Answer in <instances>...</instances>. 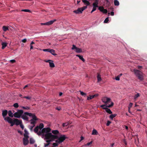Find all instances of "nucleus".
<instances>
[{
    "instance_id": "1",
    "label": "nucleus",
    "mask_w": 147,
    "mask_h": 147,
    "mask_svg": "<svg viewBox=\"0 0 147 147\" xmlns=\"http://www.w3.org/2000/svg\"><path fill=\"white\" fill-rule=\"evenodd\" d=\"M45 138L47 140L46 142L49 143L53 141L55 139L58 138V136L56 135H54L52 134L51 133H47L44 135Z\"/></svg>"
},
{
    "instance_id": "2",
    "label": "nucleus",
    "mask_w": 147,
    "mask_h": 147,
    "mask_svg": "<svg viewBox=\"0 0 147 147\" xmlns=\"http://www.w3.org/2000/svg\"><path fill=\"white\" fill-rule=\"evenodd\" d=\"M133 71L139 79L141 80H143V74L141 71L135 69H134Z\"/></svg>"
},
{
    "instance_id": "3",
    "label": "nucleus",
    "mask_w": 147,
    "mask_h": 147,
    "mask_svg": "<svg viewBox=\"0 0 147 147\" xmlns=\"http://www.w3.org/2000/svg\"><path fill=\"white\" fill-rule=\"evenodd\" d=\"M32 114L31 113H29L28 112H24L23 114H22L21 116V118L24 120L28 121V118L26 116V115H28L30 117H31L32 115Z\"/></svg>"
},
{
    "instance_id": "4",
    "label": "nucleus",
    "mask_w": 147,
    "mask_h": 147,
    "mask_svg": "<svg viewBox=\"0 0 147 147\" xmlns=\"http://www.w3.org/2000/svg\"><path fill=\"white\" fill-rule=\"evenodd\" d=\"M24 111L23 110H18L17 112L13 114V116L16 118H20L21 117Z\"/></svg>"
},
{
    "instance_id": "5",
    "label": "nucleus",
    "mask_w": 147,
    "mask_h": 147,
    "mask_svg": "<svg viewBox=\"0 0 147 147\" xmlns=\"http://www.w3.org/2000/svg\"><path fill=\"white\" fill-rule=\"evenodd\" d=\"M67 138L65 135H61L59 138L58 137V139L55 141V142L57 143H60L63 142Z\"/></svg>"
},
{
    "instance_id": "6",
    "label": "nucleus",
    "mask_w": 147,
    "mask_h": 147,
    "mask_svg": "<svg viewBox=\"0 0 147 147\" xmlns=\"http://www.w3.org/2000/svg\"><path fill=\"white\" fill-rule=\"evenodd\" d=\"M4 120L7 121L9 123H10L11 126H13L15 124L14 121H13L12 119L9 117H5L4 118Z\"/></svg>"
},
{
    "instance_id": "7",
    "label": "nucleus",
    "mask_w": 147,
    "mask_h": 147,
    "mask_svg": "<svg viewBox=\"0 0 147 147\" xmlns=\"http://www.w3.org/2000/svg\"><path fill=\"white\" fill-rule=\"evenodd\" d=\"M102 102H104L105 104H107V105L109 104V103L110 102L111 103V99L110 98L107 97H105L102 98Z\"/></svg>"
},
{
    "instance_id": "8",
    "label": "nucleus",
    "mask_w": 147,
    "mask_h": 147,
    "mask_svg": "<svg viewBox=\"0 0 147 147\" xmlns=\"http://www.w3.org/2000/svg\"><path fill=\"white\" fill-rule=\"evenodd\" d=\"M31 117H32V119H31L30 121H31L30 124L32 125H35L36 121L37 120V118L35 115L34 114H32V116Z\"/></svg>"
},
{
    "instance_id": "9",
    "label": "nucleus",
    "mask_w": 147,
    "mask_h": 147,
    "mask_svg": "<svg viewBox=\"0 0 147 147\" xmlns=\"http://www.w3.org/2000/svg\"><path fill=\"white\" fill-rule=\"evenodd\" d=\"M114 103L113 102H111L110 105L109 104V105H107V104H105L100 105V107L102 108L103 109H105L107 107L110 108L112 107Z\"/></svg>"
},
{
    "instance_id": "10",
    "label": "nucleus",
    "mask_w": 147,
    "mask_h": 147,
    "mask_svg": "<svg viewBox=\"0 0 147 147\" xmlns=\"http://www.w3.org/2000/svg\"><path fill=\"white\" fill-rule=\"evenodd\" d=\"M72 49L74 50L75 52L77 53H80L82 52L81 49L77 48L74 45H73Z\"/></svg>"
},
{
    "instance_id": "11",
    "label": "nucleus",
    "mask_w": 147,
    "mask_h": 147,
    "mask_svg": "<svg viewBox=\"0 0 147 147\" xmlns=\"http://www.w3.org/2000/svg\"><path fill=\"white\" fill-rule=\"evenodd\" d=\"M56 20L55 19L54 20H51L48 22L45 23H41V25H47L49 26L52 24L54 22H55Z\"/></svg>"
},
{
    "instance_id": "12",
    "label": "nucleus",
    "mask_w": 147,
    "mask_h": 147,
    "mask_svg": "<svg viewBox=\"0 0 147 147\" xmlns=\"http://www.w3.org/2000/svg\"><path fill=\"white\" fill-rule=\"evenodd\" d=\"M51 131V129L49 127L45 128H43L42 129V133H49Z\"/></svg>"
},
{
    "instance_id": "13",
    "label": "nucleus",
    "mask_w": 147,
    "mask_h": 147,
    "mask_svg": "<svg viewBox=\"0 0 147 147\" xmlns=\"http://www.w3.org/2000/svg\"><path fill=\"white\" fill-rule=\"evenodd\" d=\"M83 11V7L78 8L77 10H74L73 12L76 14H79L81 13Z\"/></svg>"
},
{
    "instance_id": "14",
    "label": "nucleus",
    "mask_w": 147,
    "mask_h": 147,
    "mask_svg": "<svg viewBox=\"0 0 147 147\" xmlns=\"http://www.w3.org/2000/svg\"><path fill=\"white\" fill-rule=\"evenodd\" d=\"M45 62L49 63L50 67H54L55 65L53 63V61L51 60H49L45 61Z\"/></svg>"
},
{
    "instance_id": "15",
    "label": "nucleus",
    "mask_w": 147,
    "mask_h": 147,
    "mask_svg": "<svg viewBox=\"0 0 147 147\" xmlns=\"http://www.w3.org/2000/svg\"><path fill=\"white\" fill-rule=\"evenodd\" d=\"M13 121L15 124L17 125H20L21 123H22V121L21 120L20 121L17 119H15Z\"/></svg>"
},
{
    "instance_id": "16",
    "label": "nucleus",
    "mask_w": 147,
    "mask_h": 147,
    "mask_svg": "<svg viewBox=\"0 0 147 147\" xmlns=\"http://www.w3.org/2000/svg\"><path fill=\"white\" fill-rule=\"evenodd\" d=\"M28 138H23V143L24 145L26 146L29 143Z\"/></svg>"
},
{
    "instance_id": "17",
    "label": "nucleus",
    "mask_w": 147,
    "mask_h": 147,
    "mask_svg": "<svg viewBox=\"0 0 147 147\" xmlns=\"http://www.w3.org/2000/svg\"><path fill=\"white\" fill-rule=\"evenodd\" d=\"M8 113V111L6 110H3L2 111V115L4 118L6 117H5Z\"/></svg>"
},
{
    "instance_id": "18",
    "label": "nucleus",
    "mask_w": 147,
    "mask_h": 147,
    "mask_svg": "<svg viewBox=\"0 0 147 147\" xmlns=\"http://www.w3.org/2000/svg\"><path fill=\"white\" fill-rule=\"evenodd\" d=\"M99 0H95V2L93 3V6L94 7H98V4Z\"/></svg>"
},
{
    "instance_id": "19",
    "label": "nucleus",
    "mask_w": 147,
    "mask_h": 147,
    "mask_svg": "<svg viewBox=\"0 0 147 147\" xmlns=\"http://www.w3.org/2000/svg\"><path fill=\"white\" fill-rule=\"evenodd\" d=\"M97 78L98 82H100L101 80L102 79L101 77V75L99 74L98 73Z\"/></svg>"
},
{
    "instance_id": "20",
    "label": "nucleus",
    "mask_w": 147,
    "mask_h": 147,
    "mask_svg": "<svg viewBox=\"0 0 147 147\" xmlns=\"http://www.w3.org/2000/svg\"><path fill=\"white\" fill-rule=\"evenodd\" d=\"M25 133L24 134V138H29V136H28V133L27 131L26 130H24Z\"/></svg>"
},
{
    "instance_id": "21",
    "label": "nucleus",
    "mask_w": 147,
    "mask_h": 147,
    "mask_svg": "<svg viewBox=\"0 0 147 147\" xmlns=\"http://www.w3.org/2000/svg\"><path fill=\"white\" fill-rule=\"evenodd\" d=\"M7 43L6 42H3L1 45H2V47L1 49H4L7 46Z\"/></svg>"
},
{
    "instance_id": "22",
    "label": "nucleus",
    "mask_w": 147,
    "mask_h": 147,
    "mask_svg": "<svg viewBox=\"0 0 147 147\" xmlns=\"http://www.w3.org/2000/svg\"><path fill=\"white\" fill-rule=\"evenodd\" d=\"M8 113L9 116L10 117H13V116H14L13 115V113H12L11 111V110L9 111L8 112Z\"/></svg>"
},
{
    "instance_id": "23",
    "label": "nucleus",
    "mask_w": 147,
    "mask_h": 147,
    "mask_svg": "<svg viewBox=\"0 0 147 147\" xmlns=\"http://www.w3.org/2000/svg\"><path fill=\"white\" fill-rule=\"evenodd\" d=\"M55 51L53 49H50L49 52L52 55L55 56L57 55V54L55 53Z\"/></svg>"
},
{
    "instance_id": "24",
    "label": "nucleus",
    "mask_w": 147,
    "mask_h": 147,
    "mask_svg": "<svg viewBox=\"0 0 147 147\" xmlns=\"http://www.w3.org/2000/svg\"><path fill=\"white\" fill-rule=\"evenodd\" d=\"M105 111H106L107 112V113H109L110 114H111L112 113V112L111 111V110L107 108V107L105 109Z\"/></svg>"
},
{
    "instance_id": "25",
    "label": "nucleus",
    "mask_w": 147,
    "mask_h": 147,
    "mask_svg": "<svg viewBox=\"0 0 147 147\" xmlns=\"http://www.w3.org/2000/svg\"><path fill=\"white\" fill-rule=\"evenodd\" d=\"M83 3L85 5H86L87 6L89 5L90 4L89 2L86 0H83Z\"/></svg>"
},
{
    "instance_id": "26",
    "label": "nucleus",
    "mask_w": 147,
    "mask_h": 147,
    "mask_svg": "<svg viewBox=\"0 0 147 147\" xmlns=\"http://www.w3.org/2000/svg\"><path fill=\"white\" fill-rule=\"evenodd\" d=\"M98 134V132L96 129H94L92 131V134L93 135H97Z\"/></svg>"
},
{
    "instance_id": "27",
    "label": "nucleus",
    "mask_w": 147,
    "mask_h": 147,
    "mask_svg": "<svg viewBox=\"0 0 147 147\" xmlns=\"http://www.w3.org/2000/svg\"><path fill=\"white\" fill-rule=\"evenodd\" d=\"M140 96V94L139 93H137L134 96V100H136V99Z\"/></svg>"
},
{
    "instance_id": "28",
    "label": "nucleus",
    "mask_w": 147,
    "mask_h": 147,
    "mask_svg": "<svg viewBox=\"0 0 147 147\" xmlns=\"http://www.w3.org/2000/svg\"><path fill=\"white\" fill-rule=\"evenodd\" d=\"M3 29L4 32H6L8 30V27L5 26H3Z\"/></svg>"
},
{
    "instance_id": "29",
    "label": "nucleus",
    "mask_w": 147,
    "mask_h": 147,
    "mask_svg": "<svg viewBox=\"0 0 147 147\" xmlns=\"http://www.w3.org/2000/svg\"><path fill=\"white\" fill-rule=\"evenodd\" d=\"M39 129V128L38 126H36L34 129V132L36 133H37Z\"/></svg>"
},
{
    "instance_id": "30",
    "label": "nucleus",
    "mask_w": 147,
    "mask_h": 147,
    "mask_svg": "<svg viewBox=\"0 0 147 147\" xmlns=\"http://www.w3.org/2000/svg\"><path fill=\"white\" fill-rule=\"evenodd\" d=\"M114 3L115 5L118 6L119 5V2L117 0H115L114 1Z\"/></svg>"
},
{
    "instance_id": "31",
    "label": "nucleus",
    "mask_w": 147,
    "mask_h": 147,
    "mask_svg": "<svg viewBox=\"0 0 147 147\" xmlns=\"http://www.w3.org/2000/svg\"><path fill=\"white\" fill-rule=\"evenodd\" d=\"M52 132L53 134H57L59 133V131L57 130H53Z\"/></svg>"
},
{
    "instance_id": "32",
    "label": "nucleus",
    "mask_w": 147,
    "mask_h": 147,
    "mask_svg": "<svg viewBox=\"0 0 147 147\" xmlns=\"http://www.w3.org/2000/svg\"><path fill=\"white\" fill-rule=\"evenodd\" d=\"M93 98H94L92 96V95H90L89 96H87V100H90L93 99Z\"/></svg>"
},
{
    "instance_id": "33",
    "label": "nucleus",
    "mask_w": 147,
    "mask_h": 147,
    "mask_svg": "<svg viewBox=\"0 0 147 147\" xmlns=\"http://www.w3.org/2000/svg\"><path fill=\"white\" fill-rule=\"evenodd\" d=\"M44 124L42 123H40L39 124V128L40 129H42L44 127Z\"/></svg>"
},
{
    "instance_id": "34",
    "label": "nucleus",
    "mask_w": 147,
    "mask_h": 147,
    "mask_svg": "<svg viewBox=\"0 0 147 147\" xmlns=\"http://www.w3.org/2000/svg\"><path fill=\"white\" fill-rule=\"evenodd\" d=\"M116 116V115L114 114H111L110 116V118L111 119H113Z\"/></svg>"
},
{
    "instance_id": "35",
    "label": "nucleus",
    "mask_w": 147,
    "mask_h": 147,
    "mask_svg": "<svg viewBox=\"0 0 147 147\" xmlns=\"http://www.w3.org/2000/svg\"><path fill=\"white\" fill-rule=\"evenodd\" d=\"M34 143V140L32 138H30V144H33Z\"/></svg>"
},
{
    "instance_id": "36",
    "label": "nucleus",
    "mask_w": 147,
    "mask_h": 147,
    "mask_svg": "<svg viewBox=\"0 0 147 147\" xmlns=\"http://www.w3.org/2000/svg\"><path fill=\"white\" fill-rule=\"evenodd\" d=\"M34 44V42H33L32 41L30 43V49H32L33 48V47L32 46V45Z\"/></svg>"
},
{
    "instance_id": "37",
    "label": "nucleus",
    "mask_w": 147,
    "mask_h": 147,
    "mask_svg": "<svg viewBox=\"0 0 147 147\" xmlns=\"http://www.w3.org/2000/svg\"><path fill=\"white\" fill-rule=\"evenodd\" d=\"M22 11L28 12H31V11L29 9H22Z\"/></svg>"
},
{
    "instance_id": "38",
    "label": "nucleus",
    "mask_w": 147,
    "mask_h": 147,
    "mask_svg": "<svg viewBox=\"0 0 147 147\" xmlns=\"http://www.w3.org/2000/svg\"><path fill=\"white\" fill-rule=\"evenodd\" d=\"M104 8L102 6H100L98 7V9L101 12H102Z\"/></svg>"
},
{
    "instance_id": "39",
    "label": "nucleus",
    "mask_w": 147,
    "mask_h": 147,
    "mask_svg": "<svg viewBox=\"0 0 147 147\" xmlns=\"http://www.w3.org/2000/svg\"><path fill=\"white\" fill-rule=\"evenodd\" d=\"M23 98H25L28 100H30L31 98V97L29 96H24L23 97Z\"/></svg>"
},
{
    "instance_id": "40",
    "label": "nucleus",
    "mask_w": 147,
    "mask_h": 147,
    "mask_svg": "<svg viewBox=\"0 0 147 147\" xmlns=\"http://www.w3.org/2000/svg\"><path fill=\"white\" fill-rule=\"evenodd\" d=\"M92 141H91L90 142L88 143L87 144H85L84 145H83V146H89L90 145L92 144Z\"/></svg>"
},
{
    "instance_id": "41",
    "label": "nucleus",
    "mask_w": 147,
    "mask_h": 147,
    "mask_svg": "<svg viewBox=\"0 0 147 147\" xmlns=\"http://www.w3.org/2000/svg\"><path fill=\"white\" fill-rule=\"evenodd\" d=\"M13 106L16 108H17L18 107V103H16L13 104Z\"/></svg>"
},
{
    "instance_id": "42",
    "label": "nucleus",
    "mask_w": 147,
    "mask_h": 147,
    "mask_svg": "<svg viewBox=\"0 0 147 147\" xmlns=\"http://www.w3.org/2000/svg\"><path fill=\"white\" fill-rule=\"evenodd\" d=\"M22 108L24 109H26V110H29L30 109V107H24L22 106Z\"/></svg>"
},
{
    "instance_id": "43",
    "label": "nucleus",
    "mask_w": 147,
    "mask_h": 147,
    "mask_svg": "<svg viewBox=\"0 0 147 147\" xmlns=\"http://www.w3.org/2000/svg\"><path fill=\"white\" fill-rule=\"evenodd\" d=\"M106 1V4L107 5L109 6L110 5V2L109 1V0H105Z\"/></svg>"
},
{
    "instance_id": "44",
    "label": "nucleus",
    "mask_w": 147,
    "mask_h": 147,
    "mask_svg": "<svg viewBox=\"0 0 147 147\" xmlns=\"http://www.w3.org/2000/svg\"><path fill=\"white\" fill-rule=\"evenodd\" d=\"M35 125H32L30 126L29 129L31 131H32L33 128L34 127Z\"/></svg>"
},
{
    "instance_id": "45",
    "label": "nucleus",
    "mask_w": 147,
    "mask_h": 147,
    "mask_svg": "<svg viewBox=\"0 0 147 147\" xmlns=\"http://www.w3.org/2000/svg\"><path fill=\"white\" fill-rule=\"evenodd\" d=\"M109 20V18H107L105 19L104 22V23H107L108 22Z\"/></svg>"
},
{
    "instance_id": "46",
    "label": "nucleus",
    "mask_w": 147,
    "mask_h": 147,
    "mask_svg": "<svg viewBox=\"0 0 147 147\" xmlns=\"http://www.w3.org/2000/svg\"><path fill=\"white\" fill-rule=\"evenodd\" d=\"M68 125V123H64L62 124L63 127H64L65 126H67Z\"/></svg>"
},
{
    "instance_id": "47",
    "label": "nucleus",
    "mask_w": 147,
    "mask_h": 147,
    "mask_svg": "<svg viewBox=\"0 0 147 147\" xmlns=\"http://www.w3.org/2000/svg\"><path fill=\"white\" fill-rule=\"evenodd\" d=\"M133 105V103H130L128 107V109H130L131 108V107Z\"/></svg>"
},
{
    "instance_id": "48",
    "label": "nucleus",
    "mask_w": 147,
    "mask_h": 147,
    "mask_svg": "<svg viewBox=\"0 0 147 147\" xmlns=\"http://www.w3.org/2000/svg\"><path fill=\"white\" fill-rule=\"evenodd\" d=\"M37 134L39 135L40 136L41 135L42 133V130L41 131H40L38 132H37Z\"/></svg>"
},
{
    "instance_id": "49",
    "label": "nucleus",
    "mask_w": 147,
    "mask_h": 147,
    "mask_svg": "<svg viewBox=\"0 0 147 147\" xmlns=\"http://www.w3.org/2000/svg\"><path fill=\"white\" fill-rule=\"evenodd\" d=\"M96 7H93L92 10L91 11V13H92L93 12L95 11L96 10Z\"/></svg>"
},
{
    "instance_id": "50",
    "label": "nucleus",
    "mask_w": 147,
    "mask_h": 147,
    "mask_svg": "<svg viewBox=\"0 0 147 147\" xmlns=\"http://www.w3.org/2000/svg\"><path fill=\"white\" fill-rule=\"evenodd\" d=\"M111 123V121H107V123L106 124L107 126H109Z\"/></svg>"
},
{
    "instance_id": "51",
    "label": "nucleus",
    "mask_w": 147,
    "mask_h": 147,
    "mask_svg": "<svg viewBox=\"0 0 147 147\" xmlns=\"http://www.w3.org/2000/svg\"><path fill=\"white\" fill-rule=\"evenodd\" d=\"M102 12L104 13H106L107 12V9H104Z\"/></svg>"
},
{
    "instance_id": "52",
    "label": "nucleus",
    "mask_w": 147,
    "mask_h": 147,
    "mask_svg": "<svg viewBox=\"0 0 147 147\" xmlns=\"http://www.w3.org/2000/svg\"><path fill=\"white\" fill-rule=\"evenodd\" d=\"M50 50V49H44L43 50V51H47L49 52Z\"/></svg>"
},
{
    "instance_id": "53",
    "label": "nucleus",
    "mask_w": 147,
    "mask_h": 147,
    "mask_svg": "<svg viewBox=\"0 0 147 147\" xmlns=\"http://www.w3.org/2000/svg\"><path fill=\"white\" fill-rule=\"evenodd\" d=\"M50 144V143H49L47 144H45L44 147H46L48 146Z\"/></svg>"
},
{
    "instance_id": "54",
    "label": "nucleus",
    "mask_w": 147,
    "mask_h": 147,
    "mask_svg": "<svg viewBox=\"0 0 147 147\" xmlns=\"http://www.w3.org/2000/svg\"><path fill=\"white\" fill-rule=\"evenodd\" d=\"M53 145L55 146H57L58 145V144L56 143H54L53 144Z\"/></svg>"
},
{
    "instance_id": "55",
    "label": "nucleus",
    "mask_w": 147,
    "mask_h": 147,
    "mask_svg": "<svg viewBox=\"0 0 147 147\" xmlns=\"http://www.w3.org/2000/svg\"><path fill=\"white\" fill-rule=\"evenodd\" d=\"M27 41V40L26 38H24L22 40V41L24 43H25Z\"/></svg>"
},
{
    "instance_id": "56",
    "label": "nucleus",
    "mask_w": 147,
    "mask_h": 147,
    "mask_svg": "<svg viewBox=\"0 0 147 147\" xmlns=\"http://www.w3.org/2000/svg\"><path fill=\"white\" fill-rule=\"evenodd\" d=\"M10 61L11 63H13L16 62V61L14 59L10 60Z\"/></svg>"
},
{
    "instance_id": "57",
    "label": "nucleus",
    "mask_w": 147,
    "mask_h": 147,
    "mask_svg": "<svg viewBox=\"0 0 147 147\" xmlns=\"http://www.w3.org/2000/svg\"><path fill=\"white\" fill-rule=\"evenodd\" d=\"M120 77L119 76H118L117 77H116L115 78V79L117 80H120Z\"/></svg>"
},
{
    "instance_id": "58",
    "label": "nucleus",
    "mask_w": 147,
    "mask_h": 147,
    "mask_svg": "<svg viewBox=\"0 0 147 147\" xmlns=\"http://www.w3.org/2000/svg\"><path fill=\"white\" fill-rule=\"evenodd\" d=\"M20 125V127L23 129L24 128V125L22 123H21Z\"/></svg>"
},
{
    "instance_id": "59",
    "label": "nucleus",
    "mask_w": 147,
    "mask_h": 147,
    "mask_svg": "<svg viewBox=\"0 0 147 147\" xmlns=\"http://www.w3.org/2000/svg\"><path fill=\"white\" fill-rule=\"evenodd\" d=\"M98 96V94H94V95H92V96H93V98L96 97L97 96Z\"/></svg>"
},
{
    "instance_id": "60",
    "label": "nucleus",
    "mask_w": 147,
    "mask_h": 147,
    "mask_svg": "<svg viewBox=\"0 0 147 147\" xmlns=\"http://www.w3.org/2000/svg\"><path fill=\"white\" fill-rule=\"evenodd\" d=\"M79 58L80 59H81L82 61H83V56H80Z\"/></svg>"
},
{
    "instance_id": "61",
    "label": "nucleus",
    "mask_w": 147,
    "mask_h": 147,
    "mask_svg": "<svg viewBox=\"0 0 147 147\" xmlns=\"http://www.w3.org/2000/svg\"><path fill=\"white\" fill-rule=\"evenodd\" d=\"M111 16H113L114 15V12L113 11H112L111 13Z\"/></svg>"
},
{
    "instance_id": "62",
    "label": "nucleus",
    "mask_w": 147,
    "mask_h": 147,
    "mask_svg": "<svg viewBox=\"0 0 147 147\" xmlns=\"http://www.w3.org/2000/svg\"><path fill=\"white\" fill-rule=\"evenodd\" d=\"M87 8V6H83V10Z\"/></svg>"
},
{
    "instance_id": "63",
    "label": "nucleus",
    "mask_w": 147,
    "mask_h": 147,
    "mask_svg": "<svg viewBox=\"0 0 147 147\" xmlns=\"http://www.w3.org/2000/svg\"><path fill=\"white\" fill-rule=\"evenodd\" d=\"M18 133H20L21 135H22V132L20 130H18Z\"/></svg>"
},
{
    "instance_id": "64",
    "label": "nucleus",
    "mask_w": 147,
    "mask_h": 147,
    "mask_svg": "<svg viewBox=\"0 0 147 147\" xmlns=\"http://www.w3.org/2000/svg\"><path fill=\"white\" fill-rule=\"evenodd\" d=\"M82 140H83V136H81V140H80L79 141V142H81V141H82Z\"/></svg>"
}]
</instances>
